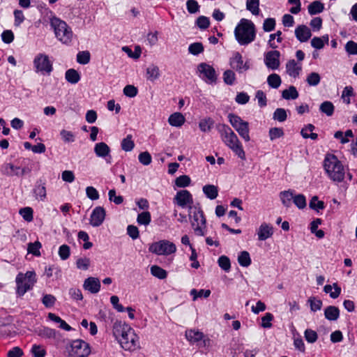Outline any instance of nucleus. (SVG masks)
Masks as SVG:
<instances>
[{
  "label": "nucleus",
  "instance_id": "obj_19",
  "mask_svg": "<svg viewBox=\"0 0 357 357\" xmlns=\"http://www.w3.org/2000/svg\"><path fill=\"white\" fill-rule=\"evenodd\" d=\"M37 334L43 338L59 339L61 333L53 328L43 327L37 331Z\"/></svg>",
  "mask_w": 357,
  "mask_h": 357
},
{
  "label": "nucleus",
  "instance_id": "obj_62",
  "mask_svg": "<svg viewBox=\"0 0 357 357\" xmlns=\"http://www.w3.org/2000/svg\"><path fill=\"white\" fill-rule=\"evenodd\" d=\"M138 89L134 85H126L123 89V94L129 98H134L137 95Z\"/></svg>",
  "mask_w": 357,
  "mask_h": 357
},
{
  "label": "nucleus",
  "instance_id": "obj_45",
  "mask_svg": "<svg viewBox=\"0 0 357 357\" xmlns=\"http://www.w3.org/2000/svg\"><path fill=\"white\" fill-rule=\"evenodd\" d=\"M191 179L188 175H181L175 180V185L178 188H185L190 185Z\"/></svg>",
  "mask_w": 357,
  "mask_h": 357
},
{
  "label": "nucleus",
  "instance_id": "obj_38",
  "mask_svg": "<svg viewBox=\"0 0 357 357\" xmlns=\"http://www.w3.org/2000/svg\"><path fill=\"white\" fill-rule=\"evenodd\" d=\"M335 107L331 101H324L319 107V110L326 114L328 116H331L334 113Z\"/></svg>",
  "mask_w": 357,
  "mask_h": 357
},
{
  "label": "nucleus",
  "instance_id": "obj_1",
  "mask_svg": "<svg viewBox=\"0 0 357 357\" xmlns=\"http://www.w3.org/2000/svg\"><path fill=\"white\" fill-rule=\"evenodd\" d=\"M112 332L125 350L134 351L139 348V337L128 325L120 321H116L113 324Z\"/></svg>",
  "mask_w": 357,
  "mask_h": 357
},
{
  "label": "nucleus",
  "instance_id": "obj_7",
  "mask_svg": "<svg viewBox=\"0 0 357 357\" xmlns=\"http://www.w3.org/2000/svg\"><path fill=\"white\" fill-rule=\"evenodd\" d=\"M17 284V294L22 296L27 291L31 289L36 282V273L27 271L26 273H20L15 279Z\"/></svg>",
  "mask_w": 357,
  "mask_h": 357
},
{
  "label": "nucleus",
  "instance_id": "obj_61",
  "mask_svg": "<svg viewBox=\"0 0 357 357\" xmlns=\"http://www.w3.org/2000/svg\"><path fill=\"white\" fill-rule=\"evenodd\" d=\"M109 199L110 202H113L115 204L119 205L123 202V197L121 195H116V190L112 189L108 192Z\"/></svg>",
  "mask_w": 357,
  "mask_h": 357
},
{
  "label": "nucleus",
  "instance_id": "obj_44",
  "mask_svg": "<svg viewBox=\"0 0 357 357\" xmlns=\"http://www.w3.org/2000/svg\"><path fill=\"white\" fill-rule=\"evenodd\" d=\"M204 50V45L202 43H193L188 47V52L192 55L197 56L202 53Z\"/></svg>",
  "mask_w": 357,
  "mask_h": 357
},
{
  "label": "nucleus",
  "instance_id": "obj_10",
  "mask_svg": "<svg viewBox=\"0 0 357 357\" xmlns=\"http://www.w3.org/2000/svg\"><path fill=\"white\" fill-rule=\"evenodd\" d=\"M33 66L36 73L42 74L50 75L53 71L52 62L50 60L49 56L45 54H38L33 59Z\"/></svg>",
  "mask_w": 357,
  "mask_h": 357
},
{
  "label": "nucleus",
  "instance_id": "obj_28",
  "mask_svg": "<svg viewBox=\"0 0 357 357\" xmlns=\"http://www.w3.org/2000/svg\"><path fill=\"white\" fill-rule=\"evenodd\" d=\"M149 251L158 255H169L176 252V247H149Z\"/></svg>",
  "mask_w": 357,
  "mask_h": 357
},
{
  "label": "nucleus",
  "instance_id": "obj_27",
  "mask_svg": "<svg viewBox=\"0 0 357 357\" xmlns=\"http://www.w3.org/2000/svg\"><path fill=\"white\" fill-rule=\"evenodd\" d=\"M204 194L210 199H215L218 195V188L214 185H205L202 188Z\"/></svg>",
  "mask_w": 357,
  "mask_h": 357
},
{
  "label": "nucleus",
  "instance_id": "obj_46",
  "mask_svg": "<svg viewBox=\"0 0 357 357\" xmlns=\"http://www.w3.org/2000/svg\"><path fill=\"white\" fill-rule=\"evenodd\" d=\"M219 266L225 272H229L231 269V262L229 257L225 255H222L218 260Z\"/></svg>",
  "mask_w": 357,
  "mask_h": 357
},
{
  "label": "nucleus",
  "instance_id": "obj_59",
  "mask_svg": "<svg viewBox=\"0 0 357 357\" xmlns=\"http://www.w3.org/2000/svg\"><path fill=\"white\" fill-rule=\"evenodd\" d=\"M275 20L274 18H267L264 21L263 29L266 32H271L275 28Z\"/></svg>",
  "mask_w": 357,
  "mask_h": 357
},
{
  "label": "nucleus",
  "instance_id": "obj_22",
  "mask_svg": "<svg viewBox=\"0 0 357 357\" xmlns=\"http://www.w3.org/2000/svg\"><path fill=\"white\" fill-rule=\"evenodd\" d=\"M185 121V116L180 112H174L169 116L168 122L170 126L181 127Z\"/></svg>",
  "mask_w": 357,
  "mask_h": 357
},
{
  "label": "nucleus",
  "instance_id": "obj_58",
  "mask_svg": "<svg viewBox=\"0 0 357 357\" xmlns=\"http://www.w3.org/2000/svg\"><path fill=\"white\" fill-rule=\"evenodd\" d=\"M186 8L189 13L194 14L199 10L200 6L196 0H188Z\"/></svg>",
  "mask_w": 357,
  "mask_h": 357
},
{
  "label": "nucleus",
  "instance_id": "obj_60",
  "mask_svg": "<svg viewBox=\"0 0 357 357\" xmlns=\"http://www.w3.org/2000/svg\"><path fill=\"white\" fill-rule=\"evenodd\" d=\"M138 160L143 165H149L152 162V157L148 151H144L139 154Z\"/></svg>",
  "mask_w": 357,
  "mask_h": 357
},
{
  "label": "nucleus",
  "instance_id": "obj_51",
  "mask_svg": "<svg viewBox=\"0 0 357 357\" xmlns=\"http://www.w3.org/2000/svg\"><path fill=\"white\" fill-rule=\"evenodd\" d=\"M195 24L201 30H205L210 26V20L208 17L201 15L196 20Z\"/></svg>",
  "mask_w": 357,
  "mask_h": 357
},
{
  "label": "nucleus",
  "instance_id": "obj_2",
  "mask_svg": "<svg viewBox=\"0 0 357 357\" xmlns=\"http://www.w3.org/2000/svg\"><path fill=\"white\" fill-rule=\"evenodd\" d=\"M216 129L223 143L241 160H245V153L237 135L227 124L218 123Z\"/></svg>",
  "mask_w": 357,
  "mask_h": 357
},
{
  "label": "nucleus",
  "instance_id": "obj_56",
  "mask_svg": "<svg viewBox=\"0 0 357 357\" xmlns=\"http://www.w3.org/2000/svg\"><path fill=\"white\" fill-rule=\"evenodd\" d=\"M211 294L209 289H200L197 291L195 289H192L190 291V295L193 296V301L197 300L198 298L204 297L208 298Z\"/></svg>",
  "mask_w": 357,
  "mask_h": 357
},
{
  "label": "nucleus",
  "instance_id": "obj_43",
  "mask_svg": "<svg viewBox=\"0 0 357 357\" xmlns=\"http://www.w3.org/2000/svg\"><path fill=\"white\" fill-rule=\"evenodd\" d=\"M284 135L282 128H271L268 131V136L271 141H274L278 138L283 137Z\"/></svg>",
  "mask_w": 357,
  "mask_h": 357
},
{
  "label": "nucleus",
  "instance_id": "obj_9",
  "mask_svg": "<svg viewBox=\"0 0 357 357\" xmlns=\"http://www.w3.org/2000/svg\"><path fill=\"white\" fill-rule=\"evenodd\" d=\"M228 120L232 127L237 131L238 135L245 141L249 142L250 137V128L249 123L243 121L239 116L229 113L227 116Z\"/></svg>",
  "mask_w": 357,
  "mask_h": 357
},
{
  "label": "nucleus",
  "instance_id": "obj_8",
  "mask_svg": "<svg viewBox=\"0 0 357 357\" xmlns=\"http://www.w3.org/2000/svg\"><path fill=\"white\" fill-rule=\"evenodd\" d=\"M66 351L68 357H87L91 353L89 344L80 339L70 341Z\"/></svg>",
  "mask_w": 357,
  "mask_h": 357
},
{
  "label": "nucleus",
  "instance_id": "obj_4",
  "mask_svg": "<svg viewBox=\"0 0 357 357\" xmlns=\"http://www.w3.org/2000/svg\"><path fill=\"white\" fill-rule=\"evenodd\" d=\"M234 36L241 45H247L256 38V29L254 23L247 19H241L234 29Z\"/></svg>",
  "mask_w": 357,
  "mask_h": 357
},
{
  "label": "nucleus",
  "instance_id": "obj_33",
  "mask_svg": "<svg viewBox=\"0 0 357 357\" xmlns=\"http://www.w3.org/2000/svg\"><path fill=\"white\" fill-rule=\"evenodd\" d=\"M203 333L199 331L188 330L185 332V337L191 343L200 341L203 338Z\"/></svg>",
  "mask_w": 357,
  "mask_h": 357
},
{
  "label": "nucleus",
  "instance_id": "obj_55",
  "mask_svg": "<svg viewBox=\"0 0 357 357\" xmlns=\"http://www.w3.org/2000/svg\"><path fill=\"white\" fill-rule=\"evenodd\" d=\"M60 135L65 143H72L75 141V135L71 131L63 129L60 132Z\"/></svg>",
  "mask_w": 357,
  "mask_h": 357
},
{
  "label": "nucleus",
  "instance_id": "obj_29",
  "mask_svg": "<svg viewBox=\"0 0 357 357\" xmlns=\"http://www.w3.org/2000/svg\"><path fill=\"white\" fill-rule=\"evenodd\" d=\"M307 10L310 15H314L324 11V4L320 1H314L309 4Z\"/></svg>",
  "mask_w": 357,
  "mask_h": 357
},
{
  "label": "nucleus",
  "instance_id": "obj_64",
  "mask_svg": "<svg viewBox=\"0 0 357 357\" xmlns=\"http://www.w3.org/2000/svg\"><path fill=\"white\" fill-rule=\"evenodd\" d=\"M31 353L34 357H45L46 355V351L43 349L41 346L38 344L33 345Z\"/></svg>",
  "mask_w": 357,
  "mask_h": 357
},
{
  "label": "nucleus",
  "instance_id": "obj_54",
  "mask_svg": "<svg viewBox=\"0 0 357 357\" xmlns=\"http://www.w3.org/2000/svg\"><path fill=\"white\" fill-rule=\"evenodd\" d=\"M287 114L283 108H277L273 112V119L279 122H284L287 120Z\"/></svg>",
  "mask_w": 357,
  "mask_h": 357
},
{
  "label": "nucleus",
  "instance_id": "obj_5",
  "mask_svg": "<svg viewBox=\"0 0 357 357\" xmlns=\"http://www.w3.org/2000/svg\"><path fill=\"white\" fill-rule=\"evenodd\" d=\"M189 216L192 218V227L197 236L206 234V220L199 203L190 205L188 207Z\"/></svg>",
  "mask_w": 357,
  "mask_h": 357
},
{
  "label": "nucleus",
  "instance_id": "obj_3",
  "mask_svg": "<svg viewBox=\"0 0 357 357\" xmlns=\"http://www.w3.org/2000/svg\"><path fill=\"white\" fill-rule=\"evenodd\" d=\"M323 166L330 179L337 183L343 181L345 176L344 168L336 155L326 154Z\"/></svg>",
  "mask_w": 357,
  "mask_h": 357
},
{
  "label": "nucleus",
  "instance_id": "obj_21",
  "mask_svg": "<svg viewBox=\"0 0 357 357\" xmlns=\"http://www.w3.org/2000/svg\"><path fill=\"white\" fill-rule=\"evenodd\" d=\"M243 56L238 52H235L233 54L232 57L230 58L229 65L238 73H241V66L243 65Z\"/></svg>",
  "mask_w": 357,
  "mask_h": 357
},
{
  "label": "nucleus",
  "instance_id": "obj_50",
  "mask_svg": "<svg viewBox=\"0 0 357 357\" xmlns=\"http://www.w3.org/2000/svg\"><path fill=\"white\" fill-rule=\"evenodd\" d=\"M320 81H321V77H320L319 74L317 73H315V72L310 73L307 75V79H306L307 83L310 86H317L320 83Z\"/></svg>",
  "mask_w": 357,
  "mask_h": 357
},
{
  "label": "nucleus",
  "instance_id": "obj_41",
  "mask_svg": "<svg viewBox=\"0 0 357 357\" xmlns=\"http://www.w3.org/2000/svg\"><path fill=\"white\" fill-rule=\"evenodd\" d=\"M224 82L229 86H232L234 84L236 81V74L231 70H226L223 73L222 75Z\"/></svg>",
  "mask_w": 357,
  "mask_h": 357
},
{
  "label": "nucleus",
  "instance_id": "obj_37",
  "mask_svg": "<svg viewBox=\"0 0 357 357\" xmlns=\"http://www.w3.org/2000/svg\"><path fill=\"white\" fill-rule=\"evenodd\" d=\"M238 262L243 267H248L251 264V258L247 251H242L238 256Z\"/></svg>",
  "mask_w": 357,
  "mask_h": 357
},
{
  "label": "nucleus",
  "instance_id": "obj_24",
  "mask_svg": "<svg viewBox=\"0 0 357 357\" xmlns=\"http://www.w3.org/2000/svg\"><path fill=\"white\" fill-rule=\"evenodd\" d=\"M160 76L159 68L154 64L150 65L146 70V78L147 80L154 82Z\"/></svg>",
  "mask_w": 357,
  "mask_h": 357
},
{
  "label": "nucleus",
  "instance_id": "obj_42",
  "mask_svg": "<svg viewBox=\"0 0 357 357\" xmlns=\"http://www.w3.org/2000/svg\"><path fill=\"white\" fill-rule=\"evenodd\" d=\"M214 124V121L208 117L207 119H202L199 123V129L202 132H209Z\"/></svg>",
  "mask_w": 357,
  "mask_h": 357
},
{
  "label": "nucleus",
  "instance_id": "obj_48",
  "mask_svg": "<svg viewBox=\"0 0 357 357\" xmlns=\"http://www.w3.org/2000/svg\"><path fill=\"white\" fill-rule=\"evenodd\" d=\"M308 303L310 306V310L312 312L320 310L322 307V301L314 296H311L308 298Z\"/></svg>",
  "mask_w": 357,
  "mask_h": 357
},
{
  "label": "nucleus",
  "instance_id": "obj_34",
  "mask_svg": "<svg viewBox=\"0 0 357 357\" xmlns=\"http://www.w3.org/2000/svg\"><path fill=\"white\" fill-rule=\"evenodd\" d=\"M299 94L294 86H290L287 89L282 91V97L286 100H295Z\"/></svg>",
  "mask_w": 357,
  "mask_h": 357
},
{
  "label": "nucleus",
  "instance_id": "obj_39",
  "mask_svg": "<svg viewBox=\"0 0 357 357\" xmlns=\"http://www.w3.org/2000/svg\"><path fill=\"white\" fill-rule=\"evenodd\" d=\"M309 206L310 208L317 212H319V210H323L326 207L325 203L323 201L319 200L317 196L312 197L310 201Z\"/></svg>",
  "mask_w": 357,
  "mask_h": 357
},
{
  "label": "nucleus",
  "instance_id": "obj_20",
  "mask_svg": "<svg viewBox=\"0 0 357 357\" xmlns=\"http://www.w3.org/2000/svg\"><path fill=\"white\" fill-rule=\"evenodd\" d=\"M110 151L109 146L105 142H98L95 144L94 153L98 157L105 158L109 155L111 158Z\"/></svg>",
  "mask_w": 357,
  "mask_h": 357
},
{
  "label": "nucleus",
  "instance_id": "obj_25",
  "mask_svg": "<svg viewBox=\"0 0 357 357\" xmlns=\"http://www.w3.org/2000/svg\"><path fill=\"white\" fill-rule=\"evenodd\" d=\"M294 190H288L280 192V198L282 204L285 207L289 208L291 206V202L294 197Z\"/></svg>",
  "mask_w": 357,
  "mask_h": 357
},
{
  "label": "nucleus",
  "instance_id": "obj_32",
  "mask_svg": "<svg viewBox=\"0 0 357 357\" xmlns=\"http://www.w3.org/2000/svg\"><path fill=\"white\" fill-rule=\"evenodd\" d=\"M324 291L325 293L329 294L332 298H337L341 293V288L338 287L337 283H334L333 286L331 284L325 285Z\"/></svg>",
  "mask_w": 357,
  "mask_h": 357
},
{
  "label": "nucleus",
  "instance_id": "obj_53",
  "mask_svg": "<svg viewBox=\"0 0 357 357\" xmlns=\"http://www.w3.org/2000/svg\"><path fill=\"white\" fill-rule=\"evenodd\" d=\"M151 273L159 279H165L167 277L166 271L156 265L151 267Z\"/></svg>",
  "mask_w": 357,
  "mask_h": 357
},
{
  "label": "nucleus",
  "instance_id": "obj_14",
  "mask_svg": "<svg viewBox=\"0 0 357 357\" xmlns=\"http://www.w3.org/2000/svg\"><path fill=\"white\" fill-rule=\"evenodd\" d=\"M105 218V210L103 207L96 206L92 211L90 224L93 227H98L103 222Z\"/></svg>",
  "mask_w": 357,
  "mask_h": 357
},
{
  "label": "nucleus",
  "instance_id": "obj_35",
  "mask_svg": "<svg viewBox=\"0 0 357 357\" xmlns=\"http://www.w3.org/2000/svg\"><path fill=\"white\" fill-rule=\"evenodd\" d=\"M246 9L249 10L252 15H258L260 12L259 0H247Z\"/></svg>",
  "mask_w": 357,
  "mask_h": 357
},
{
  "label": "nucleus",
  "instance_id": "obj_11",
  "mask_svg": "<svg viewBox=\"0 0 357 357\" xmlns=\"http://www.w3.org/2000/svg\"><path fill=\"white\" fill-rule=\"evenodd\" d=\"M197 69L201 74H203L206 78L205 82L209 84L215 83L217 81V74L215 68L206 63H201L198 65Z\"/></svg>",
  "mask_w": 357,
  "mask_h": 357
},
{
  "label": "nucleus",
  "instance_id": "obj_23",
  "mask_svg": "<svg viewBox=\"0 0 357 357\" xmlns=\"http://www.w3.org/2000/svg\"><path fill=\"white\" fill-rule=\"evenodd\" d=\"M287 73L288 75L293 77H296L299 75L301 70V66H298L294 59L289 60L286 64Z\"/></svg>",
  "mask_w": 357,
  "mask_h": 357
},
{
  "label": "nucleus",
  "instance_id": "obj_47",
  "mask_svg": "<svg viewBox=\"0 0 357 357\" xmlns=\"http://www.w3.org/2000/svg\"><path fill=\"white\" fill-rule=\"evenodd\" d=\"M91 55L89 51L79 52L77 54V62L79 64L86 65L89 63Z\"/></svg>",
  "mask_w": 357,
  "mask_h": 357
},
{
  "label": "nucleus",
  "instance_id": "obj_6",
  "mask_svg": "<svg viewBox=\"0 0 357 357\" xmlns=\"http://www.w3.org/2000/svg\"><path fill=\"white\" fill-rule=\"evenodd\" d=\"M51 24L54 27L55 36L59 40L66 45L71 43L73 33L71 28L65 21L54 18Z\"/></svg>",
  "mask_w": 357,
  "mask_h": 357
},
{
  "label": "nucleus",
  "instance_id": "obj_26",
  "mask_svg": "<svg viewBox=\"0 0 357 357\" xmlns=\"http://www.w3.org/2000/svg\"><path fill=\"white\" fill-rule=\"evenodd\" d=\"M314 129V126L309 123L302 128L301 134L304 139L310 138L311 139L316 140L318 138V135L313 132Z\"/></svg>",
  "mask_w": 357,
  "mask_h": 357
},
{
  "label": "nucleus",
  "instance_id": "obj_16",
  "mask_svg": "<svg viewBox=\"0 0 357 357\" xmlns=\"http://www.w3.org/2000/svg\"><path fill=\"white\" fill-rule=\"evenodd\" d=\"M295 36L301 43L307 42L312 36L310 29L304 24L298 25L295 29Z\"/></svg>",
  "mask_w": 357,
  "mask_h": 357
},
{
  "label": "nucleus",
  "instance_id": "obj_36",
  "mask_svg": "<svg viewBox=\"0 0 357 357\" xmlns=\"http://www.w3.org/2000/svg\"><path fill=\"white\" fill-rule=\"evenodd\" d=\"M121 146L122 150L126 152L131 151L134 149L135 143L131 135H128L126 138L122 139Z\"/></svg>",
  "mask_w": 357,
  "mask_h": 357
},
{
  "label": "nucleus",
  "instance_id": "obj_18",
  "mask_svg": "<svg viewBox=\"0 0 357 357\" xmlns=\"http://www.w3.org/2000/svg\"><path fill=\"white\" fill-rule=\"evenodd\" d=\"M273 234V228L271 225H268L265 222L262 223L258 231L257 235L258 238L261 241L266 240L271 237Z\"/></svg>",
  "mask_w": 357,
  "mask_h": 357
},
{
  "label": "nucleus",
  "instance_id": "obj_17",
  "mask_svg": "<svg viewBox=\"0 0 357 357\" xmlns=\"http://www.w3.org/2000/svg\"><path fill=\"white\" fill-rule=\"evenodd\" d=\"M83 287L91 294H96L100 291V282L97 278L89 277L85 280Z\"/></svg>",
  "mask_w": 357,
  "mask_h": 357
},
{
  "label": "nucleus",
  "instance_id": "obj_57",
  "mask_svg": "<svg viewBox=\"0 0 357 357\" xmlns=\"http://www.w3.org/2000/svg\"><path fill=\"white\" fill-rule=\"evenodd\" d=\"M293 202L299 209H303L306 206L305 196L303 194L294 195Z\"/></svg>",
  "mask_w": 357,
  "mask_h": 357
},
{
  "label": "nucleus",
  "instance_id": "obj_40",
  "mask_svg": "<svg viewBox=\"0 0 357 357\" xmlns=\"http://www.w3.org/2000/svg\"><path fill=\"white\" fill-rule=\"evenodd\" d=\"M268 84L273 89H278L282 82L280 75L273 73L268 75L267 78Z\"/></svg>",
  "mask_w": 357,
  "mask_h": 357
},
{
  "label": "nucleus",
  "instance_id": "obj_12",
  "mask_svg": "<svg viewBox=\"0 0 357 357\" xmlns=\"http://www.w3.org/2000/svg\"><path fill=\"white\" fill-rule=\"evenodd\" d=\"M280 53L278 50H272L266 53L264 63L268 68L276 70L280 66Z\"/></svg>",
  "mask_w": 357,
  "mask_h": 357
},
{
  "label": "nucleus",
  "instance_id": "obj_13",
  "mask_svg": "<svg viewBox=\"0 0 357 357\" xmlns=\"http://www.w3.org/2000/svg\"><path fill=\"white\" fill-rule=\"evenodd\" d=\"M174 200L178 206L183 208L185 207L188 204H192L193 203L192 195L187 190L178 191Z\"/></svg>",
  "mask_w": 357,
  "mask_h": 357
},
{
  "label": "nucleus",
  "instance_id": "obj_49",
  "mask_svg": "<svg viewBox=\"0 0 357 357\" xmlns=\"http://www.w3.org/2000/svg\"><path fill=\"white\" fill-rule=\"evenodd\" d=\"M137 221L139 225H148L151 221V216L150 212L144 211L138 214Z\"/></svg>",
  "mask_w": 357,
  "mask_h": 357
},
{
  "label": "nucleus",
  "instance_id": "obj_30",
  "mask_svg": "<svg viewBox=\"0 0 357 357\" xmlns=\"http://www.w3.org/2000/svg\"><path fill=\"white\" fill-rule=\"evenodd\" d=\"M324 316L329 321H336L340 316V310L337 307L328 306L324 310Z\"/></svg>",
  "mask_w": 357,
  "mask_h": 357
},
{
  "label": "nucleus",
  "instance_id": "obj_52",
  "mask_svg": "<svg viewBox=\"0 0 357 357\" xmlns=\"http://www.w3.org/2000/svg\"><path fill=\"white\" fill-rule=\"evenodd\" d=\"M20 214L27 222H31L33 219V210L31 207H24L20 210Z\"/></svg>",
  "mask_w": 357,
  "mask_h": 357
},
{
  "label": "nucleus",
  "instance_id": "obj_15",
  "mask_svg": "<svg viewBox=\"0 0 357 357\" xmlns=\"http://www.w3.org/2000/svg\"><path fill=\"white\" fill-rule=\"evenodd\" d=\"M46 181L45 179L39 178L36 182L33 189V194L36 199L45 201L47 197Z\"/></svg>",
  "mask_w": 357,
  "mask_h": 357
},
{
  "label": "nucleus",
  "instance_id": "obj_63",
  "mask_svg": "<svg viewBox=\"0 0 357 357\" xmlns=\"http://www.w3.org/2000/svg\"><path fill=\"white\" fill-rule=\"evenodd\" d=\"M346 52L349 54L356 55L357 54V43L353 40H349L346 43L345 45Z\"/></svg>",
  "mask_w": 357,
  "mask_h": 357
},
{
  "label": "nucleus",
  "instance_id": "obj_31",
  "mask_svg": "<svg viewBox=\"0 0 357 357\" xmlns=\"http://www.w3.org/2000/svg\"><path fill=\"white\" fill-rule=\"evenodd\" d=\"M65 78L70 84H75L80 80L79 73L73 68H70L66 71Z\"/></svg>",
  "mask_w": 357,
  "mask_h": 357
}]
</instances>
